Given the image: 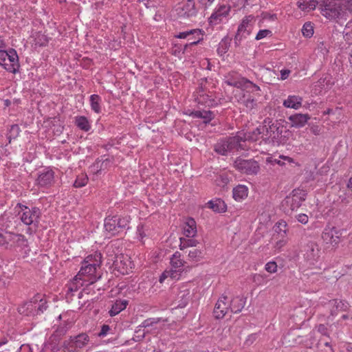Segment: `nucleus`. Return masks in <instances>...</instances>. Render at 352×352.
Here are the masks:
<instances>
[{
  "mask_svg": "<svg viewBox=\"0 0 352 352\" xmlns=\"http://www.w3.org/2000/svg\"><path fill=\"white\" fill-rule=\"evenodd\" d=\"M335 85V80L329 74H323L320 78L314 83L312 91L316 95L327 92Z\"/></svg>",
  "mask_w": 352,
  "mask_h": 352,
  "instance_id": "obj_15",
  "label": "nucleus"
},
{
  "mask_svg": "<svg viewBox=\"0 0 352 352\" xmlns=\"http://www.w3.org/2000/svg\"><path fill=\"white\" fill-rule=\"evenodd\" d=\"M160 321L159 318H148L146 320H144L140 325L138 327V329L135 331L136 333H138V336H136L137 339H134L135 341H140L143 340L145 337V332L143 331L142 333V328H147L149 327H152L153 324L158 323Z\"/></svg>",
  "mask_w": 352,
  "mask_h": 352,
  "instance_id": "obj_33",
  "label": "nucleus"
},
{
  "mask_svg": "<svg viewBox=\"0 0 352 352\" xmlns=\"http://www.w3.org/2000/svg\"><path fill=\"white\" fill-rule=\"evenodd\" d=\"M307 192L302 189H294L283 202L285 212L297 210L305 200Z\"/></svg>",
  "mask_w": 352,
  "mask_h": 352,
  "instance_id": "obj_7",
  "label": "nucleus"
},
{
  "mask_svg": "<svg viewBox=\"0 0 352 352\" xmlns=\"http://www.w3.org/2000/svg\"><path fill=\"white\" fill-rule=\"evenodd\" d=\"M55 173L49 167L40 170L36 180V185L43 189L52 187L55 184Z\"/></svg>",
  "mask_w": 352,
  "mask_h": 352,
  "instance_id": "obj_11",
  "label": "nucleus"
},
{
  "mask_svg": "<svg viewBox=\"0 0 352 352\" xmlns=\"http://www.w3.org/2000/svg\"><path fill=\"white\" fill-rule=\"evenodd\" d=\"M233 198L238 201L245 199L248 195V188L244 185H238L233 188Z\"/></svg>",
  "mask_w": 352,
  "mask_h": 352,
  "instance_id": "obj_37",
  "label": "nucleus"
},
{
  "mask_svg": "<svg viewBox=\"0 0 352 352\" xmlns=\"http://www.w3.org/2000/svg\"><path fill=\"white\" fill-rule=\"evenodd\" d=\"M88 182V177L86 174L82 173L77 176L74 183L75 188H81L85 186Z\"/></svg>",
  "mask_w": 352,
  "mask_h": 352,
  "instance_id": "obj_49",
  "label": "nucleus"
},
{
  "mask_svg": "<svg viewBox=\"0 0 352 352\" xmlns=\"http://www.w3.org/2000/svg\"><path fill=\"white\" fill-rule=\"evenodd\" d=\"M243 104L247 108L252 109L255 106L256 102L254 98H248L243 101Z\"/></svg>",
  "mask_w": 352,
  "mask_h": 352,
  "instance_id": "obj_62",
  "label": "nucleus"
},
{
  "mask_svg": "<svg viewBox=\"0 0 352 352\" xmlns=\"http://www.w3.org/2000/svg\"><path fill=\"white\" fill-rule=\"evenodd\" d=\"M208 208L217 212H222L226 210V205L223 201L220 199L215 201H210L208 203Z\"/></svg>",
  "mask_w": 352,
  "mask_h": 352,
  "instance_id": "obj_44",
  "label": "nucleus"
},
{
  "mask_svg": "<svg viewBox=\"0 0 352 352\" xmlns=\"http://www.w3.org/2000/svg\"><path fill=\"white\" fill-rule=\"evenodd\" d=\"M331 306V315L334 316L340 311H346L349 308V304L343 300L334 299L329 301Z\"/></svg>",
  "mask_w": 352,
  "mask_h": 352,
  "instance_id": "obj_29",
  "label": "nucleus"
},
{
  "mask_svg": "<svg viewBox=\"0 0 352 352\" xmlns=\"http://www.w3.org/2000/svg\"><path fill=\"white\" fill-rule=\"evenodd\" d=\"M214 0H197L199 6L204 9H207L214 3Z\"/></svg>",
  "mask_w": 352,
  "mask_h": 352,
  "instance_id": "obj_61",
  "label": "nucleus"
},
{
  "mask_svg": "<svg viewBox=\"0 0 352 352\" xmlns=\"http://www.w3.org/2000/svg\"><path fill=\"white\" fill-rule=\"evenodd\" d=\"M321 14L331 21L346 20L352 14V0H324L320 5Z\"/></svg>",
  "mask_w": 352,
  "mask_h": 352,
  "instance_id": "obj_1",
  "label": "nucleus"
},
{
  "mask_svg": "<svg viewBox=\"0 0 352 352\" xmlns=\"http://www.w3.org/2000/svg\"><path fill=\"white\" fill-rule=\"evenodd\" d=\"M230 309V300L227 296H223L219 298L214 309V316L217 319L223 318Z\"/></svg>",
  "mask_w": 352,
  "mask_h": 352,
  "instance_id": "obj_20",
  "label": "nucleus"
},
{
  "mask_svg": "<svg viewBox=\"0 0 352 352\" xmlns=\"http://www.w3.org/2000/svg\"><path fill=\"white\" fill-rule=\"evenodd\" d=\"M270 131L272 134H270L269 137L273 140L278 139L283 131V126L280 123H273L270 126Z\"/></svg>",
  "mask_w": 352,
  "mask_h": 352,
  "instance_id": "obj_43",
  "label": "nucleus"
},
{
  "mask_svg": "<svg viewBox=\"0 0 352 352\" xmlns=\"http://www.w3.org/2000/svg\"><path fill=\"white\" fill-rule=\"evenodd\" d=\"M341 203L347 205L352 201V189H344L339 195Z\"/></svg>",
  "mask_w": 352,
  "mask_h": 352,
  "instance_id": "obj_47",
  "label": "nucleus"
},
{
  "mask_svg": "<svg viewBox=\"0 0 352 352\" xmlns=\"http://www.w3.org/2000/svg\"><path fill=\"white\" fill-rule=\"evenodd\" d=\"M81 287H86V283L78 278L76 275L72 280L66 284L65 289V296L67 301L73 299L75 293L77 292Z\"/></svg>",
  "mask_w": 352,
  "mask_h": 352,
  "instance_id": "obj_18",
  "label": "nucleus"
},
{
  "mask_svg": "<svg viewBox=\"0 0 352 352\" xmlns=\"http://www.w3.org/2000/svg\"><path fill=\"white\" fill-rule=\"evenodd\" d=\"M36 306L34 296L30 301L25 302L23 305H20L18 307V312L20 314L25 316L36 315Z\"/></svg>",
  "mask_w": 352,
  "mask_h": 352,
  "instance_id": "obj_26",
  "label": "nucleus"
},
{
  "mask_svg": "<svg viewBox=\"0 0 352 352\" xmlns=\"http://www.w3.org/2000/svg\"><path fill=\"white\" fill-rule=\"evenodd\" d=\"M245 138L242 133H237L235 136L219 141L214 145V150L221 155H227L228 153L235 151H245L243 140Z\"/></svg>",
  "mask_w": 352,
  "mask_h": 352,
  "instance_id": "obj_2",
  "label": "nucleus"
},
{
  "mask_svg": "<svg viewBox=\"0 0 352 352\" xmlns=\"http://www.w3.org/2000/svg\"><path fill=\"white\" fill-rule=\"evenodd\" d=\"M114 265L122 274H128L132 268L129 258L124 256H118L114 261Z\"/></svg>",
  "mask_w": 352,
  "mask_h": 352,
  "instance_id": "obj_28",
  "label": "nucleus"
},
{
  "mask_svg": "<svg viewBox=\"0 0 352 352\" xmlns=\"http://www.w3.org/2000/svg\"><path fill=\"white\" fill-rule=\"evenodd\" d=\"M225 82L230 86L237 88L247 89L254 87L255 91L260 90V87L258 85L254 84L252 82L245 78H240L237 80L228 78L225 81Z\"/></svg>",
  "mask_w": 352,
  "mask_h": 352,
  "instance_id": "obj_22",
  "label": "nucleus"
},
{
  "mask_svg": "<svg viewBox=\"0 0 352 352\" xmlns=\"http://www.w3.org/2000/svg\"><path fill=\"white\" fill-rule=\"evenodd\" d=\"M21 350V346H16L14 344L9 345L8 349L5 350L4 352H20Z\"/></svg>",
  "mask_w": 352,
  "mask_h": 352,
  "instance_id": "obj_64",
  "label": "nucleus"
},
{
  "mask_svg": "<svg viewBox=\"0 0 352 352\" xmlns=\"http://www.w3.org/2000/svg\"><path fill=\"white\" fill-rule=\"evenodd\" d=\"M175 12L179 18L188 19L196 16L197 9L194 0H186L177 5Z\"/></svg>",
  "mask_w": 352,
  "mask_h": 352,
  "instance_id": "obj_12",
  "label": "nucleus"
},
{
  "mask_svg": "<svg viewBox=\"0 0 352 352\" xmlns=\"http://www.w3.org/2000/svg\"><path fill=\"white\" fill-rule=\"evenodd\" d=\"M231 8L229 5H219L214 10L211 16L208 19V22L211 25H216L223 20L227 19L229 16Z\"/></svg>",
  "mask_w": 352,
  "mask_h": 352,
  "instance_id": "obj_16",
  "label": "nucleus"
},
{
  "mask_svg": "<svg viewBox=\"0 0 352 352\" xmlns=\"http://www.w3.org/2000/svg\"><path fill=\"white\" fill-rule=\"evenodd\" d=\"M48 41L45 36L40 34L36 38V45L39 46H44L47 43Z\"/></svg>",
  "mask_w": 352,
  "mask_h": 352,
  "instance_id": "obj_59",
  "label": "nucleus"
},
{
  "mask_svg": "<svg viewBox=\"0 0 352 352\" xmlns=\"http://www.w3.org/2000/svg\"><path fill=\"white\" fill-rule=\"evenodd\" d=\"M196 100L199 104L212 107L218 105L220 99L215 97L212 92L206 91L202 87L196 93Z\"/></svg>",
  "mask_w": 352,
  "mask_h": 352,
  "instance_id": "obj_17",
  "label": "nucleus"
},
{
  "mask_svg": "<svg viewBox=\"0 0 352 352\" xmlns=\"http://www.w3.org/2000/svg\"><path fill=\"white\" fill-rule=\"evenodd\" d=\"M273 239L277 240L274 245V248L277 250H280L287 243L286 236H276V235H274Z\"/></svg>",
  "mask_w": 352,
  "mask_h": 352,
  "instance_id": "obj_51",
  "label": "nucleus"
},
{
  "mask_svg": "<svg viewBox=\"0 0 352 352\" xmlns=\"http://www.w3.org/2000/svg\"><path fill=\"white\" fill-rule=\"evenodd\" d=\"M343 34L346 39L352 38V21H349L346 23Z\"/></svg>",
  "mask_w": 352,
  "mask_h": 352,
  "instance_id": "obj_55",
  "label": "nucleus"
},
{
  "mask_svg": "<svg viewBox=\"0 0 352 352\" xmlns=\"http://www.w3.org/2000/svg\"><path fill=\"white\" fill-rule=\"evenodd\" d=\"M186 263H187L184 259L182 253L179 251H176L170 257V268L164 270V272L161 274L159 278L160 283H163L164 280L168 278L175 280L179 279L182 274L184 271V267Z\"/></svg>",
  "mask_w": 352,
  "mask_h": 352,
  "instance_id": "obj_3",
  "label": "nucleus"
},
{
  "mask_svg": "<svg viewBox=\"0 0 352 352\" xmlns=\"http://www.w3.org/2000/svg\"><path fill=\"white\" fill-rule=\"evenodd\" d=\"M305 259L309 268H321L320 250L317 244L311 243L307 245L305 254Z\"/></svg>",
  "mask_w": 352,
  "mask_h": 352,
  "instance_id": "obj_9",
  "label": "nucleus"
},
{
  "mask_svg": "<svg viewBox=\"0 0 352 352\" xmlns=\"http://www.w3.org/2000/svg\"><path fill=\"white\" fill-rule=\"evenodd\" d=\"M302 97L296 95H290L283 101V104L286 108L297 110L302 107Z\"/></svg>",
  "mask_w": 352,
  "mask_h": 352,
  "instance_id": "obj_31",
  "label": "nucleus"
},
{
  "mask_svg": "<svg viewBox=\"0 0 352 352\" xmlns=\"http://www.w3.org/2000/svg\"><path fill=\"white\" fill-rule=\"evenodd\" d=\"M75 125L81 131L88 132L91 129V124L89 119L84 116H78L74 118Z\"/></svg>",
  "mask_w": 352,
  "mask_h": 352,
  "instance_id": "obj_35",
  "label": "nucleus"
},
{
  "mask_svg": "<svg viewBox=\"0 0 352 352\" xmlns=\"http://www.w3.org/2000/svg\"><path fill=\"white\" fill-rule=\"evenodd\" d=\"M302 34L306 38H311L314 34V25L311 22H306L302 28Z\"/></svg>",
  "mask_w": 352,
  "mask_h": 352,
  "instance_id": "obj_48",
  "label": "nucleus"
},
{
  "mask_svg": "<svg viewBox=\"0 0 352 352\" xmlns=\"http://www.w3.org/2000/svg\"><path fill=\"white\" fill-rule=\"evenodd\" d=\"M17 207L20 209L18 215L23 223L26 226H38L41 216V212L38 208H29L21 204H18Z\"/></svg>",
  "mask_w": 352,
  "mask_h": 352,
  "instance_id": "obj_5",
  "label": "nucleus"
},
{
  "mask_svg": "<svg viewBox=\"0 0 352 352\" xmlns=\"http://www.w3.org/2000/svg\"><path fill=\"white\" fill-rule=\"evenodd\" d=\"M76 276L78 278H80L81 280L86 283V287L82 288L78 293V298H82L85 294H89L91 291V286L101 277L98 269L90 266H87L86 268L85 265H82Z\"/></svg>",
  "mask_w": 352,
  "mask_h": 352,
  "instance_id": "obj_4",
  "label": "nucleus"
},
{
  "mask_svg": "<svg viewBox=\"0 0 352 352\" xmlns=\"http://www.w3.org/2000/svg\"><path fill=\"white\" fill-rule=\"evenodd\" d=\"M296 5L302 11L309 12L315 10L318 1L316 0H298Z\"/></svg>",
  "mask_w": 352,
  "mask_h": 352,
  "instance_id": "obj_38",
  "label": "nucleus"
},
{
  "mask_svg": "<svg viewBox=\"0 0 352 352\" xmlns=\"http://www.w3.org/2000/svg\"><path fill=\"white\" fill-rule=\"evenodd\" d=\"M308 216L305 214H299L297 216L298 221L302 224H306L308 222Z\"/></svg>",
  "mask_w": 352,
  "mask_h": 352,
  "instance_id": "obj_63",
  "label": "nucleus"
},
{
  "mask_svg": "<svg viewBox=\"0 0 352 352\" xmlns=\"http://www.w3.org/2000/svg\"><path fill=\"white\" fill-rule=\"evenodd\" d=\"M89 102H90V106H91V110L96 113H100L101 111H102V109H101V103H102L101 97L98 94H92L89 97Z\"/></svg>",
  "mask_w": 352,
  "mask_h": 352,
  "instance_id": "obj_40",
  "label": "nucleus"
},
{
  "mask_svg": "<svg viewBox=\"0 0 352 352\" xmlns=\"http://www.w3.org/2000/svg\"><path fill=\"white\" fill-rule=\"evenodd\" d=\"M102 264V255L100 252H95L93 254H89L85 258L81 263L82 265H85L87 268V266L94 267L100 270Z\"/></svg>",
  "mask_w": 352,
  "mask_h": 352,
  "instance_id": "obj_25",
  "label": "nucleus"
},
{
  "mask_svg": "<svg viewBox=\"0 0 352 352\" xmlns=\"http://www.w3.org/2000/svg\"><path fill=\"white\" fill-rule=\"evenodd\" d=\"M56 341L49 340L47 342L46 346L52 352H58L60 351L61 347L59 346V344Z\"/></svg>",
  "mask_w": 352,
  "mask_h": 352,
  "instance_id": "obj_53",
  "label": "nucleus"
},
{
  "mask_svg": "<svg viewBox=\"0 0 352 352\" xmlns=\"http://www.w3.org/2000/svg\"><path fill=\"white\" fill-rule=\"evenodd\" d=\"M228 50V45L226 42L223 40L220 42L219 47L217 50V54L220 56L224 55Z\"/></svg>",
  "mask_w": 352,
  "mask_h": 352,
  "instance_id": "obj_54",
  "label": "nucleus"
},
{
  "mask_svg": "<svg viewBox=\"0 0 352 352\" xmlns=\"http://www.w3.org/2000/svg\"><path fill=\"white\" fill-rule=\"evenodd\" d=\"M188 256L192 260H198L199 258L202 257V252L201 250L198 249H194L192 250L189 251Z\"/></svg>",
  "mask_w": 352,
  "mask_h": 352,
  "instance_id": "obj_56",
  "label": "nucleus"
},
{
  "mask_svg": "<svg viewBox=\"0 0 352 352\" xmlns=\"http://www.w3.org/2000/svg\"><path fill=\"white\" fill-rule=\"evenodd\" d=\"M183 234L187 238H193L197 234L196 222L192 218H188L183 226Z\"/></svg>",
  "mask_w": 352,
  "mask_h": 352,
  "instance_id": "obj_30",
  "label": "nucleus"
},
{
  "mask_svg": "<svg viewBox=\"0 0 352 352\" xmlns=\"http://www.w3.org/2000/svg\"><path fill=\"white\" fill-rule=\"evenodd\" d=\"M179 241V247L181 250L189 247H195L198 243V241L193 238L186 239L184 237H180Z\"/></svg>",
  "mask_w": 352,
  "mask_h": 352,
  "instance_id": "obj_46",
  "label": "nucleus"
},
{
  "mask_svg": "<svg viewBox=\"0 0 352 352\" xmlns=\"http://www.w3.org/2000/svg\"><path fill=\"white\" fill-rule=\"evenodd\" d=\"M246 299L242 296H236L230 300V311L234 314L239 313L244 307Z\"/></svg>",
  "mask_w": 352,
  "mask_h": 352,
  "instance_id": "obj_34",
  "label": "nucleus"
},
{
  "mask_svg": "<svg viewBox=\"0 0 352 352\" xmlns=\"http://www.w3.org/2000/svg\"><path fill=\"white\" fill-rule=\"evenodd\" d=\"M0 245L6 249L12 248H25L28 246V240L25 236L21 234L6 233L3 235L0 233Z\"/></svg>",
  "mask_w": 352,
  "mask_h": 352,
  "instance_id": "obj_8",
  "label": "nucleus"
},
{
  "mask_svg": "<svg viewBox=\"0 0 352 352\" xmlns=\"http://www.w3.org/2000/svg\"><path fill=\"white\" fill-rule=\"evenodd\" d=\"M66 340L80 351L82 349L88 346L90 342V337L86 333H80L76 336H69Z\"/></svg>",
  "mask_w": 352,
  "mask_h": 352,
  "instance_id": "obj_21",
  "label": "nucleus"
},
{
  "mask_svg": "<svg viewBox=\"0 0 352 352\" xmlns=\"http://www.w3.org/2000/svg\"><path fill=\"white\" fill-rule=\"evenodd\" d=\"M61 349L62 352H80L65 340L61 345Z\"/></svg>",
  "mask_w": 352,
  "mask_h": 352,
  "instance_id": "obj_52",
  "label": "nucleus"
},
{
  "mask_svg": "<svg viewBox=\"0 0 352 352\" xmlns=\"http://www.w3.org/2000/svg\"><path fill=\"white\" fill-rule=\"evenodd\" d=\"M190 116L195 118L204 119V123H209L214 118L213 113L210 111H194L191 112Z\"/></svg>",
  "mask_w": 352,
  "mask_h": 352,
  "instance_id": "obj_39",
  "label": "nucleus"
},
{
  "mask_svg": "<svg viewBox=\"0 0 352 352\" xmlns=\"http://www.w3.org/2000/svg\"><path fill=\"white\" fill-rule=\"evenodd\" d=\"M34 302H36V315L43 313L46 310L47 306L45 300H43L39 294L34 296Z\"/></svg>",
  "mask_w": 352,
  "mask_h": 352,
  "instance_id": "obj_45",
  "label": "nucleus"
},
{
  "mask_svg": "<svg viewBox=\"0 0 352 352\" xmlns=\"http://www.w3.org/2000/svg\"><path fill=\"white\" fill-rule=\"evenodd\" d=\"M265 270L270 273H275L277 271V265L274 261H270L265 265Z\"/></svg>",
  "mask_w": 352,
  "mask_h": 352,
  "instance_id": "obj_57",
  "label": "nucleus"
},
{
  "mask_svg": "<svg viewBox=\"0 0 352 352\" xmlns=\"http://www.w3.org/2000/svg\"><path fill=\"white\" fill-rule=\"evenodd\" d=\"M110 331L111 328L108 324H103L101 327L100 331L98 333V336L100 338L105 337Z\"/></svg>",
  "mask_w": 352,
  "mask_h": 352,
  "instance_id": "obj_60",
  "label": "nucleus"
},
{
  "mask_svg": "<svg viewBox=\"0 0 352 352\" xmlns=\"http://www.w3.org/2000/svg\"><path fill=\"white\" fill-rule=\"evenodd\" d=\"M117 226V222L114 216H109L104 219V230L109 234V236H115L120 233V230Z\"/></svg>",
  "mask_w": 352,
  "mask_h": 352,
  "instance_id": "obj_27",
  "label": "nucleus"
},
{
  "mask_svg": "<svg viewBox=\"0 0 352 352\" xmlns=\"http://www.w3.org/2000/svg\"><path fill=\"white\" fill-rule=\"evenodd\" d=\"M202 35L203 33L201 30L193 29L179 32L175 36L181 39L187 38L188 43L186 45V47H187L188 45H195L197 43H199L203 39L202 37L201 36Z\"/></svg>",
  "mask_w": 352,
  "mask_h": 352,
  "instance_id": "obj_19",
  "label": "nucleus"
},
{
  "mask_svg": "<svg viewBox=\"0 0 352 352\" xmlns=\"http://www.w3.org/2000/svg\"><path fill=\"white\" fill-rule=\"evenodd\" d=\"M111 163V160L107 158L104 160L98 159L90 167L91 171L95 175L100 174L102 171L107 169L110 166Z\"/></svg>",
  "mask_w": 352,
  "mask_h": 352,
  "instance_id": "obj_32",
  "label": "nucleus"
},
{
  "mask_svg": "<svg viewBox=\"0 0 352 352\" xmlns=\"http://www.w3.org/2000/svg\"><path fill=\"white\" fill-rule=\"evenodd\" d=\"M128 300H116L111 305L109 311L111 316H115L120 313L122 310L125 309L128 305Z\"/></svg>",
  "mask_w": 352,
  "mask_h": 352,
  "instance_id": "obj_36",
  "label": "nucleus"
},
{
  "mask_svg": "<svg viewBox=\"0 0 352 352\" xmlns=\"http://www.w3.org/2000/svg\"><path fill=\"white\" fill-rule=\"evenodd\" d=\"M114 217L117 222V228L119 229L120 232L129 228V224L130 222V217L129 216L121 217L116 215Z\"/></svg>",
  "mask_w": 352,
  "mask_h": 352,
  "instance_id": "obj_42",
  "label": "nucleus"
},
{
  "mask_svg": "<svg viewBox=\"0 0 352 352\" xmlns=\"http://www.w3.org/2000/svg\"><path fill=\"white\" fill-rule=\"evenodd\" d=\"M265 131L268 133V129L265 126H259L256 129H254L252 132L245 133L243 132H239L238 133H242L245 137H246L244 139V146H245V150L248 149L246 142L247 141H252L255 142L259 140L260 137L263 138V135Z\"/></svg>",
  "mask_w": 352,
  "mask_h": 352,
  "instance_id": "obj_24",
  "label": "nucleus"
},
{
  "mask_svg": "<svg viewBox=\"0 0 352 352\" xmlns=\"http://www.w3.org/2000/svg\"><path fill=\"white\" fill-rule=\"evenodd\" d=\"M255 17L253 15L245 16L239 25L237 32L234 36L235 43L241 42L242 39L249 36L254 28Z\"/></svg>",
  "mask_w": 352,
  "mask_h": 352,
  "instance_id": "obj_10",
  "label": "nucleus"
},
{
  "mask_svg": "<svg viewBox=\"0 0 352 352\" xmlns=\"http://www.w3.org/2000/svg\"><path fill=\"white\" fill-rule=\"evenodd\" d=\"M309 119L310 116L307 113H294L288 117L291 127L296 129L305 126Z\"/></svg>",
  "mask_w": 352,
  "mask_h": 352,
  "instance_id": "obj_23",
  "label": "nucleus"
},
{
  "mask_svg": "<svg viewBox=\"0 0 352 352\" xmlns=\"http://www.w3.org/2000/svg\"><path fill=\"white\" fill-rule=\"evenodd\" d=\"M234 167L236 169L239 170L242 173L247 175H255L256 174L260 167L257 162L252 160H243L241 158H237L234 161Z\"/></svg>",
  "mask_w": 352,
  "mask_h": 352,
  "instance_id": "obj_14",
  "label": "nucleus"
},
{
  "mask_svg": "<svg viewBox=\"0 0 352 352\" xmlns=\"http://www.w3.org/2000/svg\"><path fill=\"white\" fill-rule=\"evenodd\" d=\"M0 65L8 72L16 74L19 71V57L15 50H0Z\"/></svg>",
  "mask_w": 352,
  "mask_h": 352,
  "instance_id": "obj_6",
  "label": "nucleus"
},
{
  "mask_svg": "<svg viewBox=\"0 0 352 352\" xmlns=\"http://www.w3.org/2000/svg\"><path fill=\"white\" fill-rule=\"evenodd\" d=\"M287 224L285 221L281 220L278 221L274 227V230L276 233L274 235H276V236H286L287 231Z\"/></svg>",
  "mask_w": 352,
  "mask_h": 352,
  "instance_id": "obj_41",
  "label": "nucleus"
},
{
  "mask_svg": "<svg viewBox=\"0 0 352 352\" xmlns=\"http://www.w3.org/2000/svg\"><path fill=\"white\" fill-rule=\"evenodd\" d=\"M342 231L336 227L327 226L322 233L323 242L332 248L338 245L340 241Z\"/></svg>",
  "mask_w": 352,
  "mask_h": 352,
  "instance_id": "obj_13",
  "label": "nucleus"
},
{
  "mask_svg": "<svg viewBox=\"0 0 352 352\" xmlns=\"http://www.w3.org/2000/svg\"><path fill=\"white\" fill-rule=\"evenodd\" d=\"M272 35V32L269 30H261L257 33L255 39L258 41L263 39L268 36Z\"/></svg>",
  "mask_w": 352,
  "mask_h": 352,
  "instance_id": "obj_58",
  "label": "nucleus"
},
{
  "mask_svg": "<svg viewBox=\"0 0 352 352\" xmlns=\"http://www.w3.org/2000/svg\"><path fill=\"white\" fill-rule=\"evenodd\" d=\"M20 128L17 124H13L10 126L8 134V139L10 142L12 139L17 138L20 133Z\"/></svg>",
  "mask_w": 352,
  "mask_h": 352,
  "instance_id": "obj_50",
  "label": "nucleus"
}]
</instances>
